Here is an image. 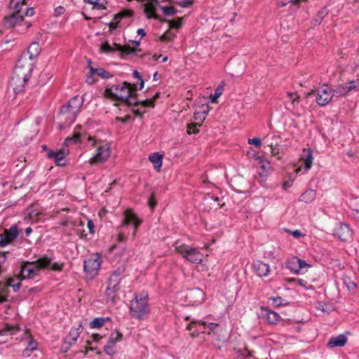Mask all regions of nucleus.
I'll list each match as a JSON object with an SVG mask.
<instances>
[{
	"label": "nucleus",
	"instance_id": "6e6552de",
	"mask_svg": "<svg viewBox=\"0 0 359 359\" xmlns=\"http://www.w3.org/2000/svg\"><path fill=\"white\" fill-rule=\"evenodd\" d=\"M101 257L96 253L84 261V271L90 278H93L100 267Z\"/></svg>",
	"mask_w": 359,
	"mask_h": 359
},
{
	"label": "nucleus",
	"instance_id": "680f3d73",
	"mask_svg": "<svg viewBox=\"0 0 359 359\" xmlns=\"http://www.w3.org/2000/svg\"><path fill=\"white\" fill-rule=\"evenodd\" d=\"M65 9L63 6H57L54 10V15L55 16H60L65 13Z\"/></svg>",
	"mask_w": 359,
	"mask_h": 359
},
{
	"label": "nucleus",
	"instance_id": "49530a36",
	"mask_svg": "<svg viewBox=\"0 0 359 359\" xmlns=\"http://www.w3.org/2000/svg\"><path fill=\"white\" fill-rule=\"evenodd\" d=\"M287 97L291 101L293 106L295 105L296 103L299 102V96L295 93H287Z\"/></svg>",
	"mask_w": 359,
	"mask_h": 359
},
{
	"label": "nucleus",
	"instance_id": "79ce46f5",
	"mask_svg": "<svg viewBox=\"0 0 359 359\" xmlns=\"http://www.w3.org/2000/svg\"><path fill=\"white\" fill-rule=\"evenodd\" d=\"M160 8L163 11L165 15H173L177 13V9L173 6H161Z\"/></svg>",
	"mask_w": 359,
	"mask_h": 359
},
{
	"label": "nucleus",
	"instance_id": "ddd939ff",
	"mask_svg": "<svg viewBox=\"0 0 359 359\" xmlns=\"http://www.w3.org/2000/svg\"><path fill=\"white\" fill-rule=\"evenodd\" d=\"M110 156V149L107 144L99 146L96 154L90 158L89 163L91 165L105 162Z\"/></svg>",
	"mask_w": 359,
	"mask_h": 359
},
{
	"label": "nucleus",
	"instance_id": "aec40b11",
	"mask_svg": "<svg viewBox=\"0 0 359 359\" xmlns=\"http://www.w3.org/2000/svg\"><path fill=\"white\" fill-rule=\"evenodd\" d=\"M262 317L269 324H277L281 320V317L278 313L267 308H262Z\"/></svg>",
	"mask_w": 359,
	"mask_h": 359
},
{
	"label": "nucleus",
	"instance_id": "8fccbe9b",
	"mask_svg": "<svg viewBox=\"0 0 359 359\" xmlns=\"http://www.w3.org/2000/svg\"><path fill=\"white\" fill-rule=\"evenodd\" d=\"M37 345L36 343L34 341H29L27 348L23 351V355H25L28 352L32 351L36 349Z\"/></svg>",
	"mask_w": 359,
	"mask_h": 359
},
{
	"label": "nucleus",
	"instance_id": "a19ab883",
	"mask_svg": "<svg viewBox=\"0 0 359 359\" xmlns=\"http://www.w3.org/2000/svg\"><path fill=\"white\" fill-rule=\"evenodd\" d=\"M224 90L222 86H218L215 90L214 95H211V101L212 103H217V99L222 95Z\"/></svg>",
	"mask_w": 359,
	"mask_h": 359
},
{
	"label": "nucleus",
	"instance_id": "0e129e2a",
	"mask_svg": "<svg viewBox=\"0 0 359 359\" xmlns=\"http://www.w3.org/2000/svg\"><path fill=\"white\" fill-rule=\"evenodd\" d=\"M218 326V324L214 323H210L208 324L206 323V327H208L210 330V332H215L216 327ZM208 334H210V332H208Z\"/></svg>",
	"mask_w": 359,
	"mask_h": 359
},
{
	"label": "nucleus",
	"instance_id": "39448f33",
	"mask_svg": "<svg viewBox=\"0 0 359 359\" xmlns=\"http://www.w3.org/2000/svg\"><path fill=\"white\" fill-rule=\"evenodd\" d=\"M123 269H117L111 273L108 279V285L105 292L107 301L114 302L118 297V292L120 290V283L123 277Z\"/></svg>",
	"mask_w": 359,
	"mask_h": 359
},
{
	"label": "nucleus",
	"instance_id": "6e6d98bb",
	"mask_svg": "<svg viewBox=\"0 0 359 359\" xmlns=\"http://www.w3.org/2000/svg\"><path fill=\"white\" fill-rule=\"evenodd\" d=\"M344 88H345L344 84L339 86L335 90H333V94L336 93L339 95H346L347 93L345 92V89Z\"/></svg>",
	"mask_w": 359,
	"mask_h": 359
},
{
	"label": "nucleus",
	"instance_id": "2eb2a0df",
	"mask_svg": "<svg viewBox=\"0 0 359 359\" xmlns=\"http://www.w3.org/2000/svg\"><path fill=\"white\" fill-rule=\"evenodd\" d=\"M18 235V231L16 226H13L8 229H6L0 236V247H5L12 242Z\"/></svg>",
	"mask_w": 359,
	"mask_h": 359
},
{
	"label": "nucleus",
	"instance_id": "5fc2aeb1",
	"mask_svg": "<svg viewBox=\"0 0 359 359\" xmlns=\"http://www.w3.org/2000/svg\"><path fill=\"white\" fill-rule=\"evenodd\" d=\"M112 47L109 45V43L107 41L103 43L101 46V50L102 52L104 53L112 52Z\"/></svg>",
	"mask_w": 359,
	"mask_h": 359
},
{
	"label": "nucleus",
	"instance_id": "c03bdc74",
	"mask_svg": "<svg viewBox=\"0 0 359 359\" xmlns=\"http://www.w3.org/2000/svg\"><path fill=\"white\" fill-rule=\"evenodd\" d=\"M9 287L8 282L6 283H0V294L7 298L9 292Z\"/></svg>",
	"mask_w": 359,
	"mask_h": 359
},
{
	"label": "nucleus",
	"instance_id": "4468645a",
	"mask_svg": "<svg viewBox=\"0 0 359 359\" xmlns=\"http://www.w3.org/2000/svg\"><path fill=\"white\" fill-rule=\"evenodd\" d=\"M28 81V79L20 77L19 76L13 74L9 82V88H11L15 94L20 93L24 90L25 85Z\"/></svg>",
	"mask_w": 359,
	"mask_h": 359
},
{
	"label": "nucleus",
	"instance_id": "7ed1b4c3",
	"mask_svg": "<svg viewBox=\"0 0 359 359\" xmlns=\"http://www.w3.org/2000/svg\"><path fill=\"white\" fill-rule=\"evenodd\" d=\"M148 294L147 292H141L136 294L130 302V313L132 317L142 319L149 312L148 305Z\"/></svg>",
	"mask_w": 359,
	"mask_h": 359
},
{
	"label": "nucleus",
	"instance_id": "2f4dec72",
	"mask_svg": "<svg viewBox=\"0 0 359 359\" xmlns=\"http://www.w3.org/2000/svg\"><path fill=\"white\" fill-rule=\"evenodd\" d=\"M83 2L93 5L94 8L98 10L107 9L106 2L104 0H83Z\"/></svg>",
	"mask_w": 359,
	"mask_h": 359
},
{
	"label": "nucleus",
	"instance_id": "c756f323",
	"mask_svg": "<svg viewBox=\"0 0 359 359\" xmlns=\"http://www.w3.org/2000/svg\"><path fill=\"white\" fill-rule=\"evenodd\" d=\"M316 194L313 189H308L300 196V201L305 203H310L316 198Z\"/></svg>",
	"mask_w": 359,
	"mask_h": 359
},
{
	"label": "nucleus",
	"instance_id": "bb28decb",
	"mask_svg": "<svg viewBox=\"0 0 359 359\" xmlns=\"http://www.w3.org/2000/svg\"><path fill=\"white\" fill-rule=\"evenodd\" d=\"M149 161L154 164V168L159 171L162 166L163 155L159 154L158 152H155L149 156Z\"/></svg>",
	"mask_w": 359,
	"mask_h": 359
},
{
	"label": "nucleus",
	"instance_id": "4c0bfd02",
	"mask_svg": "<svg viewBox=\"0 0 359 359\" xmlns=\"http://www.w3.org/2000/svg\"><path fill=\"white\" fill-rule=\"evenodd\" d=\"M344 86L345 88V92L348 93L353 90H355L359 86V79L355 81H350L347 83H345Z\"/></svg>",
	"mask_w": 359,
	"mask_h": 359
},
{
	"label": "nucleus",
	"instance_id": "a18cd8bd",
	"mask_svg": "<svg viewBox=\"0 0 359 359\" xmlns=\"http://www.w3.org/2000/svg\"><path fill=\"white\" fill-rule=\"evenodd\" d=\"M175 36L176 35L175 34H172L170 32H167L162 36H161L160 40L161 41H172L175 37Z\"/></svg>",
	"mask_w": 359,
	"mask_h": 359
},
{
	"label": "nucleus",
	"instance_id": "774afa93",
	"mask_svg": "<svg viewBox=\"0 0 359 359\" xmlns=\"http://www.w3.org/2000/svg\"><path fill=\"white\" fill-rule=\"evenodd\" d=\"M102 337H103V336L100 334H93L92 335L93 340L95 341H98Z\"/></svg>",
	"mask_w": 359,
	"mask_h": 359
},
{
	"label": "nucleus",
	"instance_id": "4be33fe9",
	"mask_svg": "<svg viewBox=\"0 0 359 359\" xmlns=\"http://www.w3.org/2000/svg\"><path fill=\"white\" fill-rule=\"evenodd\" d=\"M253 270L259 277H264L269 275L270 266L269 264L257 260L253 264Z\"/></svg>",
	"mask_w": 359,
	"mask_h": 359
},
{
	"label": "nucleus",
	"instance_id": "20e7f679",
	"mask_svg": "<svg viewBox=\"0 0 359 359\" xmlns=\"http://www.w3.org/2000/svg\"><path fill=\"white\" fill-rule=\"evenodd\" d=\"M83 103V98L79 95L71 98L60 109L61 118L65 119L67 124L73 123Z\"/></svg>",
	"mask_w": 359,
	"mask_h": 359
},
{
	"label": "nucleus",
	"instance_id": "5701e85b",
	"mask_svg": "<svg viewBox=\"0 0 359 359\" xmlns=\"http://www.w3.org/2000/svg\"><path fill=\"white\" fill-rule=\"evenodd\" d=\"M41 48L39 42L34 41L30 43L29 47L27 48V51L26 53H24L23 55H28V61H32L34 58L38 57L39 53H41Z\"/></svg>",
	"mask_w": 359,
	"mask_h": 359
},
{
	"label": "nucleus",
	"instance_id": "de8ad7c7",
	"mask_svg": "<svg viewBox=\"0 0 359 359\" xmlns=\"http://www.w3.org/2000/svg\"><path fill=\"white\" fill-rule=\"evenodd\" d=\"M269 299L272 302V304L276 306L287 304V303H283V299L280 297H271Z\"/></svg>",
	"mask_w": 359,
	"mask_h": 359
},
{
	"label": "nucleus",
	"instance_id": "3c124183",
	"mask_svg": "<svg viewBox=\"0 0 359 359\" xmlns=\"http://www.w3.org/2000/svg\"><path fill=\"white\" fill-rule=\"evenodd\" d=\"M114 346L115 345L107 342V344L104 346L105 353L108 355H113L114 353H115Z\"/></svg>",
	"mask_w": 359,
	"mask_h": 359
},
{
	"label": "nucleus",
	"instance_id": "393cba45",
	"mask_svg": "<svg viewBox=\"0 0 359 359\" xmlns=\"http://www.w3.org/2000/svg\"><path fill=\"white\" fill-rule=\"evenodd\" d=\"M47 156L48 158H53L55 161V163L57 165H65V154L62 150H58L56 151H48L47 154Z\"/></svg>",
	"mask_w": 359,
	"mask_h": 359
},
{
	"label": "nucleus",
	"instance_id": "603ef678",
	"mask_svg": "<svg viewBox=\"0 0 359 359\" xmlns=\"http://www.w3.org/2000/svg\"><path fill=\"white\" fill-rule=\"evenodd\" d=\"M137 50L130 46L126 45L122 46L121 53L126 54H132L136 53Z\"/></svg>",
	"mask_w": 359,
	"mask_h": 359
},
{
	"label": "nucleus",
	"instance_id": "f8f14e48",
	"mask_svg": "<svg viewBox=\"0 0 359 359\" xmlns=\"http://www.w3.org/2000/svg\"><path fill=\"white\" fill-rule=\"evenodd\" d=\"M142 222V219L137 217V215L133 212V210L126 209L123 212V219L121 224V226H124L132 224L134 227L133 236H135L137 232V229L141 224Z\"/></svg>",
	"mask_w": 359,
	"mask_h": 359
},
{
	"label": "nucleus",
	"instance_id": "423d86ee",
	"mask_svg": "<svg viewBox=\"0 0 359 359\" xmlns=\"http://www.w3.org/2000/svg\"><path fill=\"white\" fill-rule=\"evenodd\" d=\"M175 251L192 263L200 264L203 261V254L198 249L191 248L186 244L178 245V242H176Z\"/></svg>",
	"mask_w": 359,
	"mask_h": 359
},
{
	"label": "nucleus",
	"instance_id": "58836bf2",
	"mask_svg": "<svg viewBox=\"0 0 359 359\" xmlns=\"http://www.w3.org/2000/svg\"><path fill=\"white\" fill-rule=\"evenodd\" d=\"M122 338V334L118 331L112 332L109 338L108 343L115 345Z\"/></svg>",
	"mask_w": 359,
	"mask_h": 359
},
{
	"label": "nucleus",
	"instance_id": "c85d7f7f",
	"mask_svg": "<svg viewBox=\"0 0 359 359\" xmlns=\"http://www.w3.org/2000/svg\"><path fill=\"white\" fill-rule=\"evenodd\" d=\"M304 151L306 153V156L304 159V168L306 170L311 169L313 163V151L311 148L304 149Z\"/></svg>",
	"mask_w": 359,
	"mask_h": 359
},
{
	"label": "nucleus",
	"instance_id": "7c9ffc66",
	"mask_svg": "<svg viewBox=\"0 0 359 359\" xmlns=\"http://www.w3.org/2000/svg\"><path fill=\"white\" fill-rule=\"evenodd\" d=\"M72 224L75 229V231L80 236V238H86L87 236V234L85 233V231L82 229L85 225L84 222L81 220L75 221Z\"/></svg>",
	"mask_w": 359,
	"mask_h": 359
},
{
	"label": "nucleus",
	"instance_id": "37998d69",
	"mask_svg": "<svg viewBox=\"0 0 359 359\" xmlns=\"http://www.w3.org/2000/svg\"><path fill=\"white\" fill-rule=\"evenodd\" d=\"M308 0H285L278 2V6L280 7H283L286 6L288 3H292L294 5H299L302 2H306Z\"/></svg>",
	"mask_w": 359,
	"mask_h": 359
},
{
	"label": "nucleus",
	"instance_id": "412c9836",
	"mask_svg": "<svg viewBox=\"0 0 359 359\" xmlns=\"http://www.w3.org/2000/svg\"><path fill=\"white\" fill-rule=\"evenodd\" d=\"M133 11L129 10H123L114 16L113 20L109 24V29L110 32L114 30L117 27L121 20L123 18L130 17L133 15Z\"/></svg>",
	"mask_w": 359,
	"mask_h": 359
},
{
	"label": "nucleus",
	"instance_id": "6ab92c4d",
	"mask_svg": "<svg viewBox=\"0 0 359 359\" xmlns=\"http://www.w3.org/2000/svg\"><path fill=\"white\" fill-rule=\"evenodd\" d=\"M334 233L344 241H348L352 237V231L346 224H340L335 229Z\"/></svg>",
	"mask_w": 359,
	"mask_h": 359
},
{
	"label": "nucleus",
	"instance_id": "c9c22d12",
	"mask_svg": "<svg viewBox=\"0 0 359 359\" xmlns=\"http://www.w3.org/2000/svg\"><path fill=\"white\" fill-rule=\"evenodd\" d=\"M19 330L18 325H6V327L0 330L1 335L13 334Z\"/></svg>",
	"mask_w": 359,
	"mask_h": 359
},
{
	"label": "nucleus",
	"instance_id": "69168bd1",
	"mask_svg": "<svg viewBox=\"0 0 359 359\" xmlns=\"http://www.w3.org/2000/svg\"><path fill=\"white\" fill-rule=\"evenodd\" d=\"M292 180L285 181L283 184V189L286 190L292 185Z\"/></svg>",
	"mask_w": 359,
	"mask_h": 359
},
{
	"label": "nucleus",
	"instance_id": "864d4df0",
	"mask_svg": "<svg viewBox=\"0 0 359 359\" xmlns=\"http://www.w3.org/2000/svg\"><path fill=\"white\" fill-rule=\"evenodd\" d=\"M133 76L134 78L138 79L140 81V90L142 89L144 87V81L142 79V76H140V73L137 70H134L133 72Z\"/></svg>",
	"mask_w": 359,
	"mask_h": 359
},
{
	"label": "nucleus",
	"instance_id": "bf43d9fd",
	"mask_svg": "<svg viewBox=\"0 0 359 359\" xmlns=\"http://www.w3.org/2000/svg\"><path fill=\"white\" fill-rule=\"evenodd\" d=\"M193 1L192 0H183L177 3L179 6L182 8H187L191 6Z\"/></svg>",
	"mask_w": 359,
	"mask_h": 359
},
{
	"label": "nucleus",
	"instance_id": "9b49d317",
	"mask_svg": "<svg viewBox=\"0 0 359 359\" xmlns=\"http://www.w3.org/2000/svg\"><path fill=\"white\" fill-rule=\"evenodd\" d=\"M286 267L295 274L304 273V269L310 267V265L305 261L298 258L297 257H292L289 258L286 263Z\"/></svg>",
	"mask_w": 359,
	"mask_h": 359
},
{
	"label": "nucleus",
	"instance_id": "cd10ccee",
	"mask_svg": "<svg viewBox=\"0 0 359 359\" xmlns=\"http://www.w3.org/2000/svg\"><path fill=\"white\" fill-rule=\"evenodd\" d=\"M155 3L149 2L144 5V11L147 15L148 18H153L154 19H158V15L155 13L156 7Z\"/></svg>",
	"mask_w": 359,
	"mask_h": 359
},
{
	"label": "nucleus",
	"instance_id": "4d7b16f0",
	"mask_svg": "<svg viewBox=\"0 0 359 359\" xmlns=\"http://www.w3.org/2000/svg\"><path fill=\"white\" fill-rule=\"evenodd\" d=\"M286 231L291 233L296 238L304 236V234L299 230L290 231L287 229Z\"/></svg>",
	"mask_w": 359,
	"mask_h": 359
},
{
	"label": "nucleus",
	"instance_id": "f257e3e1",
	"mask_svg": "<svg viewBox=\"0 0 359 359\" xmlns=\"http://www.w3.org/2000/svg\"><path fill=\"white\" fill-rule=\"evenodd\" d=\"M104 94L108 97L121 101L125 105L137 106L140 104L144 107H154V100L158 97L157 93L152 99L138 101L135 86H133L128 82H123L122 84L115 85L111 88H107L105 90Z\"/></svg>",
	"mask_w": 359,
	"mask_h": 359
},
{
	"label": "nucleus",
	"instance_id": "473e14b6",
	"mask_svg": "<svg viewBox=\"0 0 359 359\" xmlns=\"http://www.w3.org/2000/svg\"><path fill=\"white\" fill-rule=\"evenodd\" d=\"M90 72L92 75L95 74L103 79H108L111 76V75L110 74V73L109 72L106 71L105 69H104L102 68L95 69V68L90 67Z\"/></svg>",
	"mask_w": 359,
	"mask_h": 359
},
{
	"label": "nucleus",
	"instance_id": "f03ea898",
	"mask_svg": "<svg viewBox=\"0 0 359 359\" xmlns=\"http://www.w3.org/2000/svg\"><path fill=\"white\" fill-rule=\"evenodd\" d=\"M62 266L63 264H51L50 259L47 257H43L35 262H26L22 265L19 276L21 279H32L38 275V271L41 269L50 267L53 271H61L62 269Z\"/></svg>",
	"mask_w": 359,
	"mask_h": 359
},
{
	"label": "nucleus",
	"instance_id": "a878e982",
	"mask_svg": "<svg viewBox=\"0 0 359 359\" xmlns=\"http://www.w3.org/2000/svg\"><path fill=\"white\" fill-rule=\"evenodd\" d=\"M81 128V126L80 125H78L74 129L73 135L72 137H68L65 139V144L67 145H69L71 143H77L79 142H81V138L85 137V135H83L81 133H80L79 131L77 130H80Z\"/></svg>",
	"mask_w": 359,
	"mask_h": 359
},
{
	"label": "nucleus",
	"instance_id": "a211bd4d",
	"mask_svg": "<svg viewBox=\"0 0 359 359\" xmlns=\"http://www.w3.org/2000/svg\"><path fill=\"white\" fill-rule=\"evenodd\" d=\"M203 204L204 205V209L207 211L217 210L221 207L219 204V198L210 194H207L204 197Z\"/></svg>",
	"mask_w": 359,
	"mask_h": 359
},
{
	"label": "nucleus",
	"instance_id": "13d9d810",
	"mask_svg": "<svg viewBox=\"0 0 359 359\" xmlns=\"http://www.w3.org/2000/svg\"><path fill=\"white\" fill-rule=\"evenodd\" d=\"M248 144H254L256 147H259L262 144L261 140L259 137H254L252 139H248Z\"/></svg>",
	"mask_w": 359,
	"mask_h": 359
},
{
	"label": "nucleus",
	"instance_id": "9d476101",
	"mask_svg": "<svg viewBox=\"0 0 359 359\" xmlns=\"http://www.w3.org/2000/svg\"><path fill=\"white\" fill-rule=\"evenodd\" d=\"M333 97V89L324 85L317 90L316 101L319 106L327 105Z\"/></svg>",
	"mask_w": 359,
	"mask_h": 359
},
{
	"label": "nucleus",
	"instance_id": "338daca9",
	"mask_svg": "<svg viewBox=\"0 0 359 359\" xmlns=\"http://www.w3.org/2000/svg\"><path fill=\"white\" fill-rule=\"evenodd\" d=\"M25 14L27 16H32L34 14V8H27Z\"/></svg>",
	"mask_w": 359,
	"mask_h": 359
},
{
	"label": "nucleus",
	"instance_id": "052dcab7",
	"mask_svg": "<svg viewBox=\"0 0 359 359\" xmlns=\"http://www.w3.org/2000/svg\"><path fill=\"white\" fill-rule=\"evenodd\" d=\"M156 205V201L154 196V194H151L150 196L149 201H148V205L151 209H154Z\"/></svg>",
	"mask_w": 359,
	"mask_h": 359
},
{
	"label": "nucleus",
	"instance_id": "09e8293b",
	"mask_svg": "<svg viewBox=\"0 0 359 359\" xmlns=\"http://www.w3.org/2000/svg\"><path fill=\"white\" fill-rule=\"evenodd\" d=\"M181 20L182 19H179V20L177 21H175V20H165V21L168 22V24H169V27L170 28H176V29H179L182 26V22H181Z\"/></svg>",
	"mask_w": 359,
	"mask_h": 359
},
{
	"label": "nucleus",
	"instance_id": "e2e57ef3",
	"mask_svg": "<svg viewBox=\"0 0 359 359\" xmlns=\"http://www.w3.org/2000/svg\"><path fill=\"white\" fill-rule=\"evenodd\" d=\"M87 226H88V229L89 233H90V234H93V233H94V228H95V225H94V223H93V220H91V219H88Z\"/></svg>",
	"mask_w": 359,
	"mask_h": 359
},
{
	"label": "nucleus",
	"instance_id": "0eeeda50",
	"mask_svg": "<svg viewBox=\"0 0 359 359\" xmlns=\"http://www.w3.org/2000/svg\"><path fill=\"white\" fill-rule=\"evenodd\" d=\"M32 70V62L31 61H28L25 55H22L17 62L13 74L19 76L20 77H24L29 79Z\"/></svg>",
	"mask_w": 359,
	"mask_h": 359
},
{
	"label": "nucleus",
	"instance_id": "f3484780",
	"mask_svg": "<svg viewBox=\"0 0 359 359\" xmlns=\"http://www.w3.org/2000/svg\"><path fill=\"white\" fill-rule=\"evenodd\" d=\"M206 328V323L202 320H193L187 326V330L191 331V337L192 338L196 337L199 332H205Z\"/></svg>",
	"mask_w": 359,
	"mask_h": 359
},
{
	"label": "nucleus",
	"instance_id": "72a5a7b5",
	"mask_svg": "<svg viewBox=\"0 0 359 359\" xmlns=\"http://www.w3.org/2000/svg\"><path fill=\"white\" fill-rule=\"evenodd\" d=\"M21 280L22 279L20 278V276H18L16 278H10L8 280V285L11 287L15 292H16L20 288Z\"/></svg>",
	"mask_w": 359,
	"mask_h": 359
},
{
	"label": "nucleus",
	"instance_id": "dca6fc26",
	"mask_svg": "<svg viewBox=\"0 0 359 359\" xmlns=\"http://www.w3.org/2000/svg\"><path fill=\"white\" fill-rule=\"evenodd\" d=\"M83 330V327L81 324H79L77 327L72 328L69 332V334L67 336L65 340V344H67V346L65 348L64 351L67 352L69 347L74 344L79 337L81 332Z\"/></svg>",
	"mask_w": 359,
	"mask_h": 359
},
{
	"label": "nucleus",
	"instance_id": "b1692460",
	"mask_svg": "<svg viewBox=\"0 0 359 359\" xmlns=\"http://www.w3.org/2000/svg\"><path fill=\"white\" fill-rule=\"evenodd\" d=\"M347 341V338L344 334H339L337 337H331L327 346L330 348L335 347H342Z\"/></svg>",
	"mask_w": 359,
	"mask_h": 359
},
{
	"label": "nucleus",
	"instance_id": "1a4fd4ad",
	"mask_svg": "<svg viewBox=\"0 0 359 359\" xmlns=\"http://www.w3.org/2000/svg\"><path fill=\"white\" fill-rule=\"evenodd\" d=\"M24 20L23 15H14L11 14L10 16L4 18V25L8 28L19 26L20 28L17 29L18 32H24L31 27V23L22 24Z\"/></svg>",
	"mask_w": 359,
	"mask_h": 359
},
{
	"label": "nucleus",
	"instance_id": "f704fd0d",
	"mask_svg": "<svg viewBox=\"0 0 359 359\" xmlns=\"http://www.w3.org/2000/svg\"><path fill=\"white\" fill-rule=\"evenodd\" d=\"M10 4L13 9L12 14L22 15L21 11L23 6L20 4V0H11Z\"/></svg>",
	"mask_w": 359,
	"mask_h": 359
},
{
	"label": "nucleus",
	"instance_id": "e433bc0d",
	"mask_svg": "<svg viewBox=\"0 0 359 359\" xmlns=\"http://www.w3.org/2000/svg\"><path fill=\"white\" fill-rule=\"evenodd\" d=\"M109 318H96L95 319H93L90 325V327L91 328H99L100 327H102L104 323L108 320Z\"/></svg>",
	"mask_w": 359,
	"mask_h": 359
},
{
	"label": "nucleus",
	"instance_id": "ea45409f",
	"mask_svg": "<svg viewBox=\"0 0 359 359\" xmlns=\"http://www.w3.org/2000/svg\"><path fill=\"white\" fill-rule=\"evenodd\" d=\"M201 127V123H194L187 125V133L189 135L196 134L199 132L198 128Z\"/></svg>",
	"mask_w": 359,
	"mask_h": 359
}]
</instances>
